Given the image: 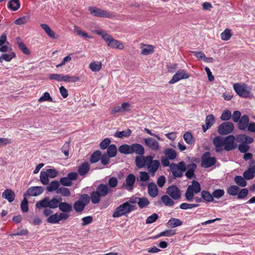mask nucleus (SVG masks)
<instances>
[{
  "mask_svg": "<svg viewBox=\"0 0 255 255\" xmlns=\"http://www.w3.org/2000/svg\"><path fill=\"white\" fill-rule=\"evenodd\" d=\"M93 32L96 34L101 35L109 47L120 50L124 49V46L123 44L120 41L114 39L111 35L108 34L106 31L98 29L94 30Z\"/></svg>",
  "mask_w": 255,
  "mask_h": 255,
  "instance_id": "f257e3e1",
  "label": "nucleus"
},
{
  "mask_svg": "<svg viewBox=\"0 0 255 255\" xmlns=\"http://www.w3.org/2000/svg\"><path fill=\"white\" fill-rule=\"evenodd\" d=\"M198 206V204H188L186 203H183L180 205V208L182 210H187L197 207Z\"/></svg>",
  "mask_w": 255,
  "mask_h": 255,
  "instance_id": "338daca9",
  "label": "nucleus"
},
{
  "mask_svg": "<svg viewBox=\"0 0 255 255\" xmlns=\"http://www.w3.org/2000/svg\"><path fill=\"white\" fill-rule=\"evenodd\" d=\"M170 169L174 178L182 177L183 175V172L187 169L185 162L183 161L178 162L177 164L171 163Z\"/></svg>",
  "mask_w": 255,
  "mask_h": 255,
  "instance_id": "0eeeda50",
  "label": "nucleus"
},
{
  "mask_svg": "<svg viewBox=\"0 0 255 255\" xmlns=\"http://www.w3.org/2000/svg\"><path fill=\"white\" fill-rule=\"evenodd\" d=\"M148 159L147 156H143L139 155L135 157V165L138 168H141L146 166Z\"/></svg>",
  "mask_w": 255,
  "mask_h": 255,
  "instance_id": "412c9836",
  "label": "nucleus"
},
{
  "mask_svg": "<svg viewBox=\"0 0 255 255\" xmlns=\"http://www.w3.org/2000/svg\"><path fill=\"white\" fill-rule=\"evenodd\" d=\"M243 176L246 180H251L255 176V166L250 165L248 169L244 172Z\"/></svg>",
  "mask_w": 255,
  "mask_h": 255,
  "instance_id": "b1692460",
  "label": "nucleus"
},
{
  "mask_svg": "<svg viewBox=\"0 0 255 255\" xmlns=\"http://www.w3.org/2000/svg\"><path fill=\"white\" fill-rule=\"evenodd\" d=\"M88 10L95 16L108 18H113L115 17L114 13L95 6H90Z\"/></svg>",
  "mask_w": 255,
  "mask_h": 255,
  "instance_id": "6e6552de",
  "label": "nucleus"
},
{
  "mask_svg": "<svg viewBox=\"0 0 255 255\" xmlns=\"http://www.w3.org/2000/svg\"><path fill=\"white\" fill-rule=\"evenodd\" d=\"M232 36L231 30L226 29L221 34V38L222 40L227 41L230 39Z\"/></svg>",
  "mask_w": 255,
  "mask_h": 255,
  "instance_id": "bf43d9fd",
  "label": "nucleus"
},
{
  "mask_svg": "<svg viewBox=\"0 0 255 255\" xmlns=\"http://www.w3.org/2000/svg\"><path fill=\"white\" fill-rule=\"evenodd\" d=\"M111 190L107 185L100 184L98 186L95 191L91 193L90 199L93 204H98L101 201V198L106 196Z\"/></svg>",
  "mask_w": 255,
  "mask_h": 255,
  "instance_id": "f03ea898",
  "label": "nucleus"
},
{
  "mask_svg": "<svg viewBox=\"0 0 255 255\" xmlns=\"http://www.w3.org/2000/svg\"><path fill=\"white\" fill-rule=\"evenodd\" d=\"M59 183L60 182L56 180L52 181L47 186V190L49 192H52L55 190L57 191V189L59 188Z\"/></svg>",
  "mask_w": 255,
  "mask_h": 255,
  "instance_id": "c03bdc74",
  "label": "nucleus"
},
{
  "mask_svg": "<svg viewBox=\"0 0 255 255\" xmlns=\"http://www.w3.org/2000/svg\"><path fill=\"white\" fill-rule=\"evenodd\" d=\"M131 134V130L130 129H127L122 131H117L114 134V136L119 138H123L124 137H129Z\"/></svg>",
  "mask_w": 255,
  "mask_h": 255,
  "instance_id": "e433bc0d",
  "label": "nucleus"
},
{
  "mask_svg": "<svg viewBox=\"0 0 255 255\" xmlns=\"http://www.w3.org/2000/svg\"><path fill=\"white\" fill-rule=\"evenodd\" d=\"M136 209L135 206L131 205L128 202H126L116 208L113 214V217L119 218L122 217L135 210Z\"/></svg>",
  "mask_w": 255,
  "mask_h": 255,
  "instance_id": "7ed1b4c3",
  "label": "nucleus"
},
{
  "mask_svg": "<svg viewBox=\"0 0 255 255\" xmlns=\"http://www.w3.org/2000/svg\"><path fill=\"white\" fill-rule=\"evenodd\" d=\"M164 153L166 157L170 160H174L177 157V153L176 151L172 148H166L164 151Z\"/></svg>",
  "mask_w": 255,
  "mask_h": 255,
  "instance_id": "c9c22d12",
  "label": "nucleus"
},
{
  "mask_svg": "<svg viewBox=\"0 0 255 255\" xmlns=\"http://www.w3.org/2000/svg\"><path fill=\"white\" fill-rule=\"evenodd\" d=\"M183 138L185 142L188 144H192L193 143V135L191 132L187 131L183 135Z\"/></svg>",
  "mask_w": 255,
  "mask_h": 255,
  "instance_id": "052dcab7",
  "label": "nucleus"
},
{
  "mask_svg": "<svg viewBox=\"0 0 255 255\" xmlns=\"http://www.w3.org/2000/svg\"><path fill=\"white\" fill-rule=\"evenodd\" d=\"M234 90L237 95L243 98L249 97V92L247 91L244 84L241 85L239 83H235L233 85Z\"/></svg>",
  "mask_w": 255,
  "mask_h": 255,
  "instance_id": "2eb2a0df",
  "label": "nucleus"
},
{
  "mask_svg": "<svg viewBox=\"0 0 255 255\" xmlns=\"http://www.w3.org/2000/svg\"><path fill=\"white\" fill-rule=\"evenodd\" d=\"M145 47L141 48V54L148 55L154 51V46L152 45H143Z\"/></svg>",
  "mask_w": 255,
  "mask_h": 255,
  "instance_id": "4c0bfd02",
  "label": "nucleus"
},
{
  "mask_svg": "<svg viewBox=\"0 0 255 255\" xmlns=\"http://www.w3.org/2000/svg\"><path fill=\"white\" fill-rule=\"evenodd\" d=\"M74 29L77 32L78 35L85 38H92V37L89 35L87 32L83 31L78 26L76 25L74 26Z\"/></svg>",
  "mask_w": 255,
  "mask_h": 255,
  "instance_id": "13d9d810",
  "label": "nucleus"
},
{
  "mask_svg": "<svg viewBox=\"0 0 255 255\" xmlns=\"http://www.w3.org/2000/svg\"><path fill=\"white\" fill-rule=\"evenodd\" d=\"M49 79L58 82H64V75L61 74H52L49 75Z\"/></svg>",
  "mask_w": 255,
  "mask_h": 255,
  "instance_id": "5fc2aeb1",
  "label": "nucleus"
},
{
  "mask_svg": "<svg viewBox=\"0 0 255 255\" xmlns=\"http://www.w3.org/2000/svg\"><path fill=\"white\" fill-rule=\"evenodd\" d=\"M216 162L214 157H211V153L209 151L205 152L202 156L201 166L204 168H209L214 165Z\"/></svg>",
  "mask_w": 255,
  "mask_h": 255,
  "instance_id": "9b49d317",
  "label": "nucleus"
},
{
  "mask_svg": "<svg viewBox=\"0 0 255 255\" xmlns=\"http://www.w3.org/2000/svg\"><path fill=\"white\" fill-rule=\"evenodd\" d=\"M235 138L233 135H229L224 138V148L226 151L235 149L237 145L235 142Z\"/></svg>",
  "mask_w": 255,
  "mask_h": 255,
  "instance_id": "ddd939ff",
  "label": "nucleus"
},
{
  "mask_svg": "<svg viewBox=\"0 0 255 255\" xmlns=\"http://www.w3.org/2000/svg\"><path fill=\"white\" fill-rule=\"evenodd\" d=\"M183 222L179 219L171 218L166 223V226L171 228L181 226Z\"/></svg>",
  "mask_w": 255,
  "mask_h": 255,
  "instance_id": "c85d7f7f",
  "label": "nucleus"
},
{
  "mask_svg": "<svg viewBox=\"0 0 255 255\" xmlns=\"http://www.w3.org/2000/svg\"><path fill=\"white\" fill-rule=\"evenodd\" d=\"M249 118L248 115H244L238 122V128L240 130H245L249 125Z\"/></svg>",
  "mask_w": 255,
  "mask_h": 255,
  "instance_id": "6ab92c4d",
  "label": "nucleus"
},
{
  "mask_svg": "<svg viewBox=\"0 0 255 255\" xmlns=\"http://www.w3.org/2000/svg\"><path fill=\"white\" fill-rule=\"evenodd\" d=\"M16 40H17L18 47L20 49V50L25 54H26V55L29 54L30 51L28 50V49L27 48V47H26V46L25 45V44L21 41H19V40H20L19 38H17Z\"/></svg>",
  "mask_w": 255,
  "mask_h": 255,
  "instance_id": "09e8293b",
  "label": "nucleus"
},
{
  "mask_svg": "<svg viewBox=\"0 0 255 255\" xmlns=\"http://www.w3.org/2000/svg\"><path fill=\"white\" fill-rule=\"evenodd\" d=\"M48 175L45 171H41L40 174V181L43 185H47L49 183Z\"/></svg>",
  "mask_w": 255,
  "mask_h": 255,
  "instance_id": "4d7b16f0",
  "label": "nucleus"
},
{
  "mask_svg": "<svg viewBox=\"0 0 255 255\" xmlns=\"http://www.w3.org/2000/svg\"><path fill=\"white\" fill-rule=\"evenodd\" d=\"M249 191L247 188H244L240 190L237 194V197L239 199H242L246 198L248 195Z\"/></svg>",
  "mask_w": 255,
  "mask_h": 255,
  "instance_id": "e2e57ef3",
  "label": "nucleus"
},
{
  "mask_svg": "<svg viewBox=\"0 0 255 255\" xmlns=\"http://www.w3.org/2000/svg\"><path fill=\"white\" fill-rule=\"evenodd\" d=\"M197 168V165L195 163H191L189 164L186 167L188 169L187 172L185 173V176L188 179H191L193 177H195V175L194 174V172Z\"/></svg>",
  "mask_w": 255,
  "mask_h": 255,
  "instance_id": "a878e982",
  "label": "nucleus"
},
{
  "mask_svg": "<svg viewBox=\"0 0 255 255\" xmlns=\"http://www.w3.org/2000/svg\"><path fill=\"white\" fill-rule=\"evenodd\" d=\"M59 182L64 186H70L72 185V181L68 178L67 176L61 178Z\"/></svg>",
  "mask_w": 255,
  "mask_h": 255,
  "instance_id": "69168bd1",
  "label": "nucleus"
},
{
  "mask_svg": "<svg viewBox=\"0 0 255 255\" xmlns=\"http://www.w3.org/2000/svg\"><path fill=\"white\" fill-rule=\"evenodd\" d=\"M80 80V78L76 76L64 75V82L75 83Z\"/></svg>",
  "mask_w": 255,
  "mask_h": 255,
  "instance_id": "6e6d98bb",
  "label": "nucleus"
},
{
  "mask_svg": "<svg viewBox=\"0 0 255 255\" xmlns=\"http://www.w3.org/2000/svg\"><path fill=\"white\" fill-rule=\"evenodd\" d=\"M190 75L187 73L184 69H179L173 76L172 79L169 82V84H174L180 80L186 79L189 78Z\"/></svg>",
  "mask_w": 255,
  "mask_h": 255,
  "instance_id": "f8f14e48",
  "label": "nucleus"
},
{
  "mask_svg": "<svg viewBox=\"0 0 255 255\" xmlns=\"http://www.w3.org/2000/svg\"><path fill=\"white\" fill-rule=\"evenodd\" d=\"M131 154L135 153L138 155H143L145 153L143 146L139 143H133L131 144Z\"/></svg>",
  "mask_w": 255,
  "mask_h": 255,
  "instance_id": "4be33fe9",
  "label": "nucleus"
},
{
  "mask_svg": "<svg viewBox=\"0 0 255 255\" xmlns=\"http://www.w3.org/2000/svg\"><path fill=\"white\" fill-rule=\"evenodd\" d=\"M158 218V215L156 213H153L151 215L147 217L146 220V224H151L155 222Z\"/></svg>",
  "mask_w": 255,
  "mask_h": 255,
  "instance_id": "774afa93",
  "label": "nucleus"
},
{
  "mask_svg": "<svg viewBox=\"0 0 255 255\" xmlns=\"http://www.w3.org/2000/svg\"><path fill=\"white\" fill-rule=\"evenodd\" d=\"M117 152V147L115 144L110 145L107 148L108 155L110 157H114L116 155Z\"/></svg>",
  "mask_w": 255,
  "mask_h": 255,
  "instance_id": "49530a36",
  "label": "nucleus"
},
{
  "mask_svg": "<svg viewBox=\"0 0 255 255\" xmlns=\"http://www.w3.org/2000/svg\"><path fill=\"white\" fill-rule=\"evenodd\" d=\"M147 158L149 160L146 165L147 168L151 175L153 176L160 166V162L156 159L153 160V157L151 155H147Z\"/></svg>",
  "mask_w": 255,
  "mask_h": 255,
  "instance_id": "1a4fd4ad",
  "label": "nucleus"
},
{
  "mask_svg": "<svg viewBox=\"0 0 255 255\" xmlns=\"http://www.w3.org/2000/svg\"><path fill=\"white\" fill-rule=\"evenodd\" d=\"M40 26L45 31L48 36L53 39L57 38L55 33L51 30L47 24L42 23L40 24Z\"/></svg>",
  "mask_w": 255,
  "mask_h": 255,
  "instance_id": "c756f323",
  "label": "nucleus"
},
{
  "mask_svg": "<svg viewBox=\"0 0 255 255\" xmlns=\"http://www.w3.org/2000/svg\"><path fill=\"white\" fill-rule=\"evenodd\" d=\"M44 189L41 186H32L28 189L27 194L29 196H37L43 193Z\"/></svg>",
  "mask_w": 255,
  "mask_h": 255,
  "instance_id": "5701e85b",
  "label": "nucleus"
},
{
  "mask_svg": "<svg viewBox=\"0 0 255 255\" xmlns=\"http://www.w3.org/2000/svg\"><path fill=\"white\" fill-rule=\"evenodd\" d=\"M90 69L93 72L99 71L102 68V63L100 61H94L89 64Z\"/></svg>",
  "mask_w": 255,
  "mask_h": 255,
  "instance_id": "ea45409f",
  "label": "nucleus"
},
{
  "mask_svg": "<svg viewBox=\"0 0 255 255\" xmlns=\"http://www.w3.org/2000/svg\"><path fill=\"white\" fill-rule=\"evenodd\" d=\"M176 232L173 230H166L163 232L159 233V234L156 236L155 238H158L160 237H171L175 234Z\"/></svg>",
  "mask_w": 255,
  "mask_h": 255,
  "instance_id": "3c124183",
  "label": "nucleus"
},
{
  "mask_svg": "<svg viewBox=\"0 0 255 255\" xmlns=\"http://www.w3.org/2000/svg\"><path fill=\"white\" fill-rule=\"evenodd\" d=\"M135 181V177L133 174H128L126 179L125 187L128 190H131L133 189V185Z\"/></svg>",
  "mask_w": 255,
  "mask_h": 255,
  "instance_id": "393cba45",
  "label": "nucleus"
},
{
  "mask_svg": "<svg viewBox=\"0 0 255 255\" xmlns=\"http://www.w3.org/2000/svg\"><path fill=\"white\" fill-rule=\"evenodd\" d=\"M15 196L14 192L10 189H6L2 194V197L9 202H12L14 200Z\"/></svg>",
  "mask_w": 255,
  "mask_h": 255,
  "instance_id": "bb28decb",
  "label": "nucleus"
},
{
  "mask_svg": "<svg viewBox=\"0 0 255 255\" xmlns=\"http://www.w3.org/2000/svg\"><path fill=\"white\" fill-rule=\"evenodd\" d=\"M213 143L215 146V150L217 152H220L223 150L224 138L221 136H216L213 140Z\"/></svg>",
  "mask_w": 255,
  "mask_h": 255,
  "instance_id": "a211bd4d",
  "label": "nucleus"
},
{
  "mask_svg": "<svg viewBox=\"0 0 255 255\" xmlns=\"http://www.w3.org/2000/svg\"><path fill=\"white\" fill-rule=\"evenodd\" d=\"M201 190V186L199 182L193 180L192 182V184L189 185L187 187L186 192L185 193L186 200L192 201L194 199V195L199 193Z\"/></svg>",
  "mask_w": 255,
  "mask_h": 255,
  "instance_id": "39448f33",
  "label": "nucleus"
},
{
  "mask_svg": "<svg viewBox=\"0 0 255 255\" xmlns=\"http://www.w3.org/2000/svg\"><path fill=\"white\" fill-rule=\"evenodd\" d=\"M246 179L244 177H242L240 175H237L235 177L234 181L235 183L239 186L244 187L247 185V181H246Z\"/></svg>",
  "mask_w": 255,
  "mask_h": 255,
  "instance_id": "58836bf2",
  "label": "nucleus"
},
{
  "mask_svg": "<svg viewBox=\"0 0 255 255\" xmlns=\"http://www.w3.org/2000/svg\"><path fill=\"white\" fill-rule=\"evenodd\" d=\"M20 3L19 0H11L7 3V7L12 11H16L19 8Z\"/></svg>",
  "mask_w": 255,
  "mask_h": 255,
  "instance_id": "473e14b6",
  "label": "nucleus"
},
{
  "mask_svg": "<svg viewBox=\"0 0 255 255\" xmlns=\"http://www.w3.org/2000/svg\"><path fill=\"white\" fill-rule=\"evenodd\" d=\"M166 193L173 200H178L181 196L180 190L176 185H171L166 189Z\"/></svg>",
  "mask_w": 255,
  "mask_h": 255,
  "instance_id": "4468645a",
  "label": "nucleus"
},
{
  "mask_svg": "<svg viewBox=\"0 0 255 255\" xmlns=\"http://www.w3.org/2000/svg\"><path fill=\"white\" fill-rule=\"evenodd\" d=\"M67 220V216L63 213H60L59 215L57 213L55 214L50 215L47 219V221L50 224H57L61 220Z\"/></svg>",
  "mask_w": 255,
  "mask_h": 255,
  "instance_id": "dca6fc26",
  "label": "nucleus"
},
{
  "mask_svg": "<svg viewBox=\"0 0 255 255\" xmlns=\"http://www.w3.org/2000/svg\"><path fill=\"white\" fill-rule=\"evenodd\" d=\"M148 193L149 195L152 197H155L158 192V190L157 186L153 182H151L148 184Z\"/></svg>",
  "mask_w": 255,
  "mask_h": 255,
  "instance_id": "cd10ccee",
  "label": "nucleus"
},
{
  "mask_svg": "<svg viewBox=\"0 0 255 255\" xmlns=\"http://www.w3.org/2000/svg\"><path fill=\"white\" fill-rule=\"evenodd\" d=\"M234 129L233 124L230 122L222 123L218 128V132L220 135H226L232 133Z\"/></svg>",
  "mask_w": 255,
  "mask_h": 255,
  "instance_id": "9d476101",
  "label": "nucleus"
},
{
  "mask_svg": "<svg viewBox=\"0 0 255 255\" xmlns=\"http://www.w3.org/2000/svg\"><path fill=\"white\" fill-rule=\"evenodd\" d=\"M225 194V191L223 189H216L212 193L213 198L220 199Z\"/></svg>",
  "mask_w": 255,
  "mask_h": 255,
  "instance_id": "680f3d73",
  "label": "nucleus"
},
{
  "mask_svg": "<svg viewBox=\"0 0 255 255\" xmlns=\"http://www.w3.org/2000/svg\"><path fill=\"white\" fill-rule=\"evenodd\" d=\"M59 209L61 211V213L65 214L67 216L68 219L70 216V213L73 210V207L72 205L69 203L60 201Z\"/></svg>",
  "mask_w": 255,
  "mask_h": 255,
  "instance_id": "f3484780",
  "label": "nucleus"
},
{
  "mask_svg": "<svg viewBox=\"0 0 255 255\" xmlns=\"http://www.w3.org/2000/svg\"><path fill=\"white\" fill-rule=\"evenodd\" d=\"M62 198L59 197L58 199L53 198L52 199H49V208L51 209H55L57 207L59 208L60 201H62Z\"/></svg>",
  "mask_w": 255,
  "mask_h": 255,
  "instance_id": "2f4dec72",
  "label": "nucleus"
},
{
  "mask_svg": "<svg viewBox=\"0 0 255 255\" xmlns=\"http://www.w3.org/2000/svg\"><path fill=\"white\" fill-rule=\"evenodd\" d=\"M90 199V196L88 194H82L79 200L75 201L73 204V208L75 211L78 213H81L89 203Z\"/></svg>",
  "mask_w": 255,
  "mask_h": 255,
  "instance_id": "423d86ee",
  "label": "nucleus"
},
{
  "mask_svg": "<svg viewBox=\"0 0 255 255\" xmlns=\"http://www.w3.org/2000/svg\"><path fill=\"white\" fill-rule=\"evenodd\" d=\"M89 169L90 166L89 163L85 162L79 166L78 169V171L81 176H83L85 175L89 171Z\"/></svg>",
  "mask_w": 255,
  "mask_h": 255,
  "instance_id": "7c9ffc66",
  "label": "nucleus"
},
{
  "mask_svg": "<svg viewBox=\"0 0 255 255\" xmlns=\"http://www.w3.org/2000/svg\"><path fill=\"white\" fill-rule=\"evenodd\" d=\"M232 117L231 112L229 110H225L220 117V119L223 121H227Z\"/></svg>",
  "mask_w": 255,
  "mask_h": 255,
  "instance_id": "603ef678",
  "label": "nucleus"
},
{
  "mask_svg": "<svg viewBox=\"0 0 255 255\" xmlns=\"http://www.w3.org/2000/svg\"><path fill=\"white\" fill-rule=\"evenodd\" d=\"M205 122L207 128H210L215 122L214 116L212 114L208 115L206 118Z\"/></svg>",
  "mask_w": 255,
  "mask_h": 255,
  "instance_id": "864d4df0",
  "label": "nucleus"
},
{
  "mask_svg": "<svg viewBox=\"0 0 255 255\" xmlns=\"http://www.w3.org/2000/svg\"><path fill=\"white\" fill-rule=\"evenodd\" d=\"M131 145L124 144L118 148L119 151L124 154H131Z\"/></svg>",
  "mask_w": 255,
  "mask_h": 255,
  "instance_id": "f704fd0d",
  "label": "nucleus"
},
{
  "mask_svg": "<svg viewBox=\"0 0 255 255\" xmlns=\"http://www.w3.org/2000/svg\"><path fill=\"white\" fill-rule=\"evenodd\" d=\"M101 156V152L100 150L95 151L91 156L90 161L92 163L98 162Z\"/></svg>",
  "mask_w": 255,
  "mask_h": 255,
  "instance_id": "de8ad7c7",
  "label": "nucleus"
},
{
  "mask_svg": "<svg viewBox=\"0 0 255 255\" xmlns=\"http://www.w3.org/2000/svg\"><path fill=\"white\" fill-rule=\"evenodd\" d=\"M236 140L237 142L241 143V144L239 145L238 148L242 153H246L250 149V146L248 144L252 143L254 141L253 137L244 134L237 135Z\"/></svg>",
  "mask_w": 255,
  "mask_h": 255,
  "instance_id": "20e7f679",
  "label": "nucleus"
},
{
  "mask_svg": "<svg viewBox=\"0 0 255 255\" xmlns=\"http://www.w3.org/2000/svg\"><path fill=\"white\" fill-rule=\"evenodd\" d=\"M56 193L63 197H68L71 195L70 190L65 187H59L56 191Z\"/></svg>",
  "mask_w": 255,
  "mask_h": 255,
  "instance_id": "a18cd8bd",
  "label": "nucleus"
},
{
  "mask_svg": "<svg viewBox=\"0 0 255 255\" xmlns=\"http://www.w3.org/2000/svg\"><path fill=\"white\" fill-rule=\"evenodd\" d=\"M149 200L144 197L138 198L137 204L140 209L144 208L149 204Z\"/></svg>",
  "mask_w": 255,
  "mask_h": 255,
  "instance_id": "8fccbe9b",
  "label": "nucleus"
},
{
  "mask_svg": "<svg viewBox=\"0 0 255 255\" xmlns=\"http://www.w3.org/2000/svg\"><path fill=\"white\" fill-rule=\"evenodd\" d=\"M52 102L53 99L50 96V94L48 92H45L43 96H42L39 99L38 102L41 103L44 101Z\"/></svg>",
  "mask_w": 255,
  "mask_h": 255,
  "instance_id": "0e129e2a",
  "label": "nucleus"
},
{
  "mask_svg": "<svg viewBox=\"0 0 255 255\" xmlns=\"http://www.w3.org/2000/svg\"><path fill=\"white\" fill-rule=\"evenodd\" d=\"M240 191V188L236 185H231L230 186L227 190V193L231 196H236L238 194L239 191Z\"/></svg>",
  "mask_w": 255,
  "mask_h": 255,
  "instance_id": "79ce46f5",
  "label": "nucleus"
},
{
  "mask_svg": "<svg viewBox=\"0 0 255 255\" xmlns=\"http://www.w3.org/2000/svg\"><path fill=\"white\" fill-rule=\"evenodd\" d=\"M49 198L45 197L43 200L36 203L35 206L37 208L40 209L41 208H46L49 207Z\"/></svg>",
  "mask_w": 255,
  "mask_h": 255,
  "instance_id": "37998d69",
  "label": "nucleus"
},
{
  "mask_svg": "<svg viewBox=\"0 0 255 255\" xmlns=\"http://www.w3.org/2000/svg\"><path fill=\"white\" fill-rule=\"evenodd\" d=\"M161 200L166 206H172L175 203V202L166 195L162 196L161 198Z\"/></svg>",
  "mask_w": 255,
  "mask_h": 255,
  "instance_id": "a19ab883",
  "label": "nucleus"
},
{
  "mask_svg": "<svg viewBox=\"0 0 255 255\" xmlns=\"http://www.w3.org/2000/svg\"><path fill=\"white\" fill-rule=\"evenodd\" d=\"M145 144L151 149L156 151L159 149V143L155 139L148 137L144 139Z\"/></svg>",
  "mask_w": 255,
  "mask_h": 255,
  "instance_id": "aec40b11",
  "label": "nucleus"
},
{
  "mask_svg": "<svg viewBox=\"0 0 255 255\" xmlns=\"http://www.w3.org/2000/svg\"><path fill=\"white\" fill-rule=\"evenodd\" d=\"M201 196L204 202H212L213 201L212 194H210L207 190H202L201 193Z\"/></svg>",
  "mask_w": 255,
  "mask_h": 255,
  "instance_id": "72a5a7b5",
  "label": "nucleus"
}]
</instances>
